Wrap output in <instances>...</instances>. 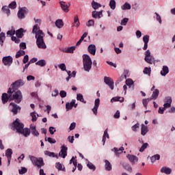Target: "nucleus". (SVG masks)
Returning <instances> with one entry per match:
<instances>
[{
    "label": "nucleus",
    "mask_w": 175,
    "mask_h": 175,
    "mask_svg": "<svg viewBox=\"0 0 175 175\" xmlns=\"http://www.w3.org/2000/svg\"><path fill=\"white\" fill-rule=\"evenodd\" d=\"M32 33H35V38L36 39V44L38 49H47L46 43H44V33L40 29L38 25L33 27Z\"/></svg>",
    "instance_id": "f257e3e1"
},
{
    "label": "nucleus",
    "mask_w": 175,
    "mask_h": 175,
    "mask_svg": "<svg viewBox=\"0 0 175 175\" xmlns=\"http://www.w3.org/2000/svg\"><path fill=\"white\" fill-rule=\"evenodd\" d=\"M13 131H16L18 133L25 135V137H28L31 135V130L29 129H24V124L20 122L19 119H16L13 122Z\"/></svg>",
    "instance_id": "f03ea898"
},
{
    "label": "nucleus",
    "mask_w": 175,
    "mask_h": 175,
    "mask_svg": "<svg viewBox=\"0 0 175 175\" xmlns=\"http://www.w3.org/2000/svg\"><path fill=\"white\" fill-rule=\"evenodd\" d=\"M10 100H14L16 103H20L23 100V93L18 90L9 88L8 91Z\"/></svg>",
    "instance_id": "7ed1b4c3"
},
{
    "label": "nucleus",
    "mask_w": 175,
    "mask_h": 175,
    "mask_svg": "<svg viewBox=\"0 0 175 175\" xmlns=\"http://www.w3.org/2000/svg\"><path fill=\"white\" fill-rule=\"evenodd\" d=\"M82 58L85 72H90L92 68V60L91 59V57L88 55H83Z\"/></svg>",
    "instance_id": "20e7f679"
},
{
    "label": "nucleus",
    "mask_w": 175,
    "mask_h": 175,
    "mask_svg": "<svg viewBox=\"0 0 175 175\" xmlns=\"http://www.w3.org/2000/svg\"><path fill=\"white\" fill-rule=\"evenodd\" d=\"M29 158L33 165L34 166H37L38 169H40V167L44 165V161H43V158L42 157L38 158L32 155H29Z\"/></svg>",
    "instance_id": "39448f33"
},
{
    "label": "nucleus",
    "mask_w": 175,
    "mask_h": 175,
    "mask_svg": "<svg viewBox=\"0 0 175 175\" xmlns=\"http://www.w3.org/2000/svg\"><path fill=\"white\" fill-rule=\"evenodd\" d=\"M17 6V3L16 1H12L9 4V6L5 5L3 6L1 8L2 12L5 13L7 16H10V9H16V7ZM10 8V9H9Z\"/></svg>",
    "instance_id": "423d86ee"
},
{
    "label": "nucleus",
    "mask_w": 175,
    "mask_h": 175,
    "mask_svg": "<svg viewBox=\"0 0 175 175\" xmlns=\"http://www.w3.org/2000/svg\"><path fill=\"white\" fill-rule=\"evenodd\" d=\"M24 84H25V83L24 82L23 80L18 79V80L16 81L15 82H14L11 85L10 88H12V90H18V88H20V87H23V85H24Z\"/></svg>",
    "instance_id": "0eeeda50"
},
{
    "label": "nucleus",
    "mask_w": 175,
    "mask_h": 175,
    "mask_svg": "<svg viewBox=\"0 0 175 175\" xmlns=\"http://www.w3.org/2000/svg\"><path fill=\"white\" fill-rule=\"evenodd\" d=\"M104 83L111 88V90H114V81L111 78L109 77H104Z\"/></svg>",
    "instance_id": "6e6552de"
},
{
    "label": "nucleus",
    "mask_w": 175,
    "mask_h": 175,
    "mask_svg": "<svg viewBox=\"0 0 175 175\" xmlns=\"http://www.w3.org/2000/svg\"><path fill=\"white\" fill-rule=\"evenodd\" d=\"M10 109L14 114H17L21 110V108L14 103L10 104Z\"/></svg>",
    "instance_id": "1a4fd4ad"
},
{
    "label": "nucleus",
    "mask_w": 175,
    "mask_h": 175,
    "mask_svg": "<svg viewBox=\"0 0 175 175\" xmlns=\"http://www.w3.org/2000/svg\"><path fill=\"white\" fill-rule=\"evenodd\" d=\"M59 5L62 10L64 12V13H68L69 12V8H70V3L68 4L65 1H59Z\"/></svg>",
    "instance_id": "9d476101"
},
{
    "label": "nucleus",
    "mask_w": 175,
    "mask_h": 175,
    "mask_svg": "<svg viewBox=\"0 0 175 175\" xmlns=\"http://www.w3.org/2000/svg\"><path fill=\"white\" fill-rule=\"evenodd\" d=\"M28 13V9L26 8H21L18 12V17L20 20H23V18H25V14Z\"/></svg>",
    "instance_id": "9b49d317"
},
{
    "label": "nucleus",
    "mask_w": 175,
    "mask_h": 175,
    "mask_svg": "<svg viewBox=\"0 0 175 175\" xmlns=\"http://www.w3.org/2000/svg\"><path fill=\"white\" fill-rule=\"evenodd\" d=\"M3 64L5 66H10L13 64V58L11 56L3 57Z\"/></svg>",
    "instance_id": "f8f14e48"
},
{
    "label": "nucleus",
    "mask_w": 175,
    "mask_h": 175,
    "mask_svg": "<svg viewBox=\"0 0 175 175\" xmlns=\"http://www.w3.org/2000/svg\"><path fill=\"white\" fill-rule=\"evenodd\" d=\"M66 155H68V147L62 146L59 157H61L62 158H66Z\"/></svg>",
    "instance_id": "ddd939ff"
},
{
    "label": "nucleus",
    "mask_w": 175,
    "mask_h": 175,
    "mask_svg": "<svg viewBox=\"0 0 175 175\" xmlns=\"http://www.w3.org/2000/svg\"><path fill=\"white\" fill-rule=\"evenodd\" d=\"M143 42H144L143 50H147V49L148 48V42H150V36H144L143 37Z\"/></svg>",
    "instance_id": "4468645a"
},
{
    "label": "nucleus",
    "mask_w": 175,
    "mask_h": 175,
    "mask_svg": "<svg viewBox=\"0 0 175 175\" xmlns=\"http://www.w3.org/2000/svg\"><path fill=\"white\" fill-rule=\"evenodd\" d=\"M30 130L31 132V135H33V136H35V137H39L40 134H39V131L36 130V126L31 125Z\"/></svg>",
    "instance_id": "2eb2a0df"
},
{
    "label": "nucleus",
    "mask_w": 175,
    "mask_h": 175,
    "mask_svg": "<svg viewBox=\"0 0 175 175\" xmlns=\"http://www.w3.org/2000/svg\"><path fill=\"white\" fill-rule=\"evenodd\" d=\"M103 11L101 10L100 12L93 11L92 16L93 18H101V17H103Z\"/></svg>",
    "instance_id": "dca6fc26"
},
{
    "label": "nucleus",
    "mask_w": 175,
    "mask_h": 175,
    "mask_svg": "<svg viewBox=\"0 0 175 175\" xmlns=\"http://www.w3.org/2000/svg\"><path fill=\"white\" fill-rule=\"evenodd\" d=\"M88 50L89 53L92 54V55H95L96 53V46H95V44H90L88 46Z\"/></svg>",
    "instance_id": "f3484780"
},
{
    "label": "nucleus",
    "mask_w": 175,
    "mask_h": 175,
    "mask_svg": "<svg viewBox=\"0 0 175 175\" xmlns=\"http://www.w3.org/2000/svg\"><path fill=\"white\" fill-rule=\"evenodd\" d=\"M85 160L88 167L90 169V170L95 172L96 170V167L94 165H93L92 163L88 161V159H85Z\"/></svg>",
    "instance_id": "a211bd4d"
},
{
    "label": "nucleus",
    "mask_w": 175,
    "mask_h": 175,
    "mask_svg": "<svg viewBox=\"0 0 175 175\" xmlns=\"http://www.w3.org/2000/svg\"><path fill=\"white\" fill-rule=\"evenodd\" d=\"M112 151H113L116 155V157H120V154H122V152L124 151V147L118 148H114L112 149Z\"/></svg>",
    "instance_id": "6ab92c4d"
},
{
    "label": "nucleus",
    "mask_w": 175,
    "mask_h": 175,
    "mask_svg": "<svg viewBox=\"0 0 175 175\" xmlns=\"http://www.w3.org/2000/svg\"><path fill=\"white\" fill-rule=\"evenodd\" d=\"M168 73H169V67H167V66H163L162 68V70H161L160 75H161V76L165 77Z\"/></svg>",
    "instance_id": "aec40b11"
},
{
    "label": "nucleus",
    "mask_w": 175,
    "mask_h": 175,
    "mask_svg": "<svg viewBox=\"0 0 175 175\" xmlns=\"http://www.w3.org/2000/svg\"><path fill=\"white\" fill-rule=\"evenodd\" d=\"M55 25L57 27V28L61 29V28L64 27V21H62V19H57L55 21Z\"/></svg>",
    "instance_id": "412c9836"
},
{
    "label": "nucleus",
    "mask_w": 175,
    "mask_h": 175,
    "mask_svg": "<svg viewBox=\"0 0 175 175\" xmlns=\"http://www.w3.org/2000/svg\"><path fill=\"white\" fill-rule=\"evenodd\" d=\"M124 100V97H121V96H116L111 99V103H113V102H120L121 103H122Z\"/></svg>",
    "instance_id": "4be33fe9"
},
{
    "label": "nucleus",
    "mask_w": 175,
    "mask_h": 175,
    "mask_svg": "<svg viewBox=\"0 0 175 175\" xmlns=\"http://www.w3.org/2000/svg\"><path fill=\"white\" fill-rule=\"evenodd\" d=\"M148 132V127L144 124H142L141 135H142V136H146Z\"/></svg>",
    "instance_id": "5701e85b"
},
{
    "label": "nucleus",
    "mask_w": 175,
    "mask_h": 175,
    "mask_svg": "<svg viewBox=\"0 0 175 175\" xmlns=\"http://www.w3.org/2000/svg\"><path fill=\"white\" fill-rule=\"evenodd\" d=\"M127 158L131 163H136L137 162V158L135 155L129 154L127 155Z\"/></svg>",
    "instance_id": "b1692460"
},
{
    "label": "nucleus",
    "mask_w": 175,
    "mask_h": 175,
    "mask_svg": "<svg viewBox=\"0 0 175 175\" xmlns=\"http://www.w3.org/2000/svg\"><path fill=\"white\" fill-rule=\"evenodd\" d=\"M44 155H46V157H50L51 158H57V155L55 154V153L53 152H50L49 150H45L44 152Z\"/></svg>",
    "instance_id": "393cba45"
},
{
    "label": "nucleus",
    "mask_w": 175,
    "mask_h": 175,
    "mask_svg": "<svg viewBox=\"0 0 175 175\" xmlns=\"http://www.w3.org/2000/svg\"><path fill=\"white\" fill-rule=\"evenodd\" d=\"M161 173H164L165 174H170L172 173V170L167 167H163L161 169Z\"/></svg>",
    "instance_id": "a878e982"
},
{
    "label": "nucleus",
    "mask_w": 175,
    "mask_h": 175,
    "mask_svg": "<svg viewBox=\"0 0 175 175\" xmlns=\"http://www.w3.org/2000/svg\"><path fill=\"white\" fill-rule=\"evenodd\" d=\"M159 96V90L156 89L154 91H153L152 94L150 97L151 100L152 99L155 100V99H157V98H158Z\"/></svg>",
    "instance_id": "bb28decb"
},
{
    "label": "nucleus",
    "mask_w": 175,
    "mask_h": 175,
    "mask_svg": "<svg viewBox=\"0 0 175 175\" xmlns=\"http://www.w3.org/2000/svg\"><path fill=\"white\" fill-rule=\"evenodd\" d=\"M10 99V97H9V94L3 93L1 96V100L3 103H6L8 100Z\"/></svg>",
    "instance_id": "cd10ccee"
},
{
    "label": "nucleus",
    "mask_w": 175,
    "mask_h": 175,
    "mask_svg": "<svg viewBox=\"0 0 175 175\" xmlns=\"http://www.w3.org/2000/svg\"><path fill=\"white\" fill-rule=\"evenodd\" d=\"M73 25L74 27H76V28H79V27H80V21L79 20V16L77 15L74 17Z\"/></svg>",
    "instance_id": "c85d7f7f"
},
{
    "label": "nucleus",
    "mask_w": 175,
    "mask_h": 175,
    "mask_svg": "<svg viewBox=\"0 0 175 175\" xmlns=\"http://www.w3.org/2000/svg\"><path fill=\"white\" fill-rule=\"evenodd\" d=\"M109 129H106L105 131H104V134H103V146H105V143H106V137L107 139H109Z\"/></svg>",
    "instance_id": "c756f323"
},
{
    "label": "nucleus",
    "mask_w": 175,
    "mask_h": 175,
    "mask_svg": "<svg viewBox=\"0 0 175 175\" xmlns=\"http://www.w3.org/2000/svg\"><path fill=\"white\" fill-rule=\"evenodd\" d=\"M105 170H107V172H110V170H111L112 169L111 163H110V161L107 160L105 161Z\"/></svg>",
    "instance_id": "7c9ffc66"
},
{
    "label": "nucleus",
    "mask_w": 175,
    "mask_h": 175,
    "mask_svg": "<svg viewBox=\"0 0 175 175\" xmlns=\"http://www.w3.org/2000/svg\"><path fill=\"white\" fill-rule=\"evenodd\" d=\"M24 32H25V31H24V29H23V28L18 29L16 31V35L17 38H23V36H24Z\"/></svg>",
    "instance_id": "2f4dec72"
},
{
    "label": "nucleus",
    "mask_w": 175,
    "mask_h": 175,
    "mask_svg": "<svg viewBox=\"0 0 175 175\" xmlns=\"http://www.w3.org/2000/svg\"><path fill=\"white\" fill-rule=\"evenodd\" d=\"M144 59L146 62L150 64H154V62L155 61V58H154V56H149L148 57H145Z\"/></svg>",
    "instance_id": "473e14b6"
},
{
    "label": "nucleus",
    "mask_w": 175,
    "mask_h": 175,
    "mask_svg": "<svg viewBox=\"0 0 175 175\" xmlns=\"http://www.w3.org/2000/svg\"><path fill=\"white\" fill-rule=\"evenodd\" d=\"M5 39H6V36L5 33L1 32L0 33V44L1 46H3V42H5Z\"/></svg>",
    "instance_id": "72a5a7b5"
},
{
    "label": "nucleus",
    "mask_w": 175,
    "mask_h": 175,
    "mask_svg": "<svg viewBox=\"0 0 175 175\" xmlns=\"http://www.w3.org/2000/svg\"><path fill=\"white\" fill-rule=\"evenodd\" d=\"M117 3H116V0H110L109 6L111 9V10H114L116 9Z\"/></svg>",
    "instance_id": "f704fd0d"
},
{
    "label": "nucleus",
    "mask_w": 175,
    "mask_h": 175,
    "mask_svg": "<svg viewBox=\"0 0 175 175\" xmlns=\"http://www.w3.org/2000/svg\"><path fill=\"white\" fill-rule=\"evenodd\" d=\"M159 159H161V156L159 154H154V156H152L150 158L151 160V163H154V162H155V161H159Z\"/></svg>",
    "instance_id": "c9c22d12"
},
{
    "label": "nucleus",
    "mask_w": 175,
    "mask_h": 175,
    "mask_svg": "<svg viewBox=\"0 0 175 175\" xmlns=\"http://www.w3.org/2000/svg\"><path fill=\"white\" fill-rule=\"evenodd\" d=\"M131 6L129 3H125L123 5L121 6L122 10H130Z\"/></svg>",
    "instance_id": "e433bc0d"
},
{
    "label": "nucleus",
    "mask_w": 175,
    "mask_h": 175,
    "mask_svg": "<svg viewBox=\"0 0 175 175\" xmlns=\"http://www.w3.org/2000/svg\"><path fill=\"white\" fill-rule=\"evenodd\" d=\"M77 100H79L80 102H82V103H87V101L84 100V97L81 94H77Z\"/></svg>",
    "instance_id": "4c0bfd02"
},
{
    "label": "nucleus",
    "mask_w": 175,
    "mask_h": 175,
    "mask_svg": "<svg viewBox=\"0 0 175 175\" xmlns=\"http://www.w3.org/2000/svg\"><path fill=\"white\" fill-rule=\"evenodd\" d=\"M31 117L32 118L31 121L33 122H35V121H36L38 117H39V114H38V113H36V112H31Z\"/></svg>",
    "instance_id": "58836bf2"
},
{
    "label": "nucleus",
    "mask_w": 175,
    "mask_h": 175,
    "mask_svg": "<svg viewBox=\"0 0 175 175\" xmlns=\"http://www.w3.org/2000/svg\"><path fill=\"white\" fill-rule=\"evenodd\" d=\"M76 50V46H71L68 48L67 49L63 50V53H72Z\"/></svg>",
    "instance_id": "ea45409f"
},
{
    "label": "nucleus",
    "mask_w": 175,
    "mask_h": 175,
    "mask_svg": "<svg viewBox=\"0 0 175 175\" xmlns=\"http://www.w3.org/2000/svg\"><path fill=\"white\" fill-rule=\"evenodd\" d=\"M23 55H25V51L19 50L16 54V58H20V57H23Z\"/></svg>",
    "instance_id": "a19ab883"
},
{
    "label": "nucleus",
    "mask_w": 175,
    "mask_h": 175,
    "mask_svg": "<svg viewBox=\"0 0 175 175\" xmlns=\"http://www.w3.org/2000/svg\"><path fill=\"white\" fill-rule=\"evenodd\" d=\"M13 154V150L10 148H8L5 151V157L7 158H12V155Z\"/></svg>",
    "instance_id": "79ce46f5"
},
{
    "label": "nucleus",
    "mask_w": 175,
    "mask_h": 175,
    "mask_svg": "<svg viewBox=\"0 0 175 175\" xmlns=\"http://www.w3.org/2000/svg\"><path fill=\"white\" fill-rule=\"evenodd\" d=\"M55 167L56 169H58L59 170H62V172L66 171L65 167L62 168V164H61V163H56Z\"/></svg>",
    "instance_id": "37998d69"
},
{
    "label": "nucleus",
    "mask_w": 175,
    "mask_h": 175,
    "mask_svg": "<svg viewBox=\"0 0 175 175\" xmlns=\"http://www.w3.org/2000/svg\"><path fill=\"white\" fill-rule=\"evenodd\" d=\"M36 65H38V66H46V60L44 59H41V60H39L38 62H37L36 63Z\"/></svg>",
    "instance_id": "c03bdc74"
},
{
    "label": "nucleus",
    "mask_w": 175,
    "mask_h": 175,
    "mask_svg": "<svg viewBox=\"0 0 175 175\" xmlns=\"http://www.w3.org/2000/svg\"><path fill=\"white\" fill-rule=\"evenodd\" d=\"M92 6L93 9L96 10V9H99V8H100L102 5L93 1L92 3Z\"/></svg>",
    "instance_id": "a18cd8bd"
},
{
    "label": "nucleus",
    "mask_w": 175,
    "mask_h": 175,
    "mask_svg": "<svg viewBox=\"0 0 175 175\" xmlns=\"http://www.w3.org/2000/svg\"><path fill=\"white\" fill-rule=\"evenodd\" d=\"M45 140L49 142L51 144H55V143H57L55 139L51 137H45Z\"/></svg>",
    "instance_id": "49530a36"
},
{
    "label": "nucleus",
    "mask_w": 175,
    "mask_h": 175,
    "mask_svg": "<svg viewBox=\"0 0 175 175\" xmlns=\"http://www.w3.org/2000/svg\"><path fill=\"white\" fill-rule=\"evenodd\" d=\"M133 84H134L133 80L131 79H128L126 80V85H128L129 88H131V87H132Z\"/></svg>",
    "instance_id": "de8ad7c7"
},
{
    "label": "nucleus",
    "mask_w": 175,
    "mask_h": 175,
    "mask_svg": "<svg viewBox=\"0 0 175 175\" xmlns=\"http://www.w3.org/2000/svg\"><path fill=\"white\" fill-rule=\"evenodd\" d=\"M95 24V21L92 20V19H90L89 20L87 23H86V25L88 27H94Z\"/></svg>",
    "instance_id": "09e8293b"
},
{
    "label": "nucleus",
    "mask_w": 175,
    "mask_h": 175,
    "mask_svg": "<svg viewBox=\"0 0 175 175\" xmlns=\"http://www.w3.org/2000/svg\"><path fill=\"white\" fill-rule=\"evenodd\" d=\"M148 147V143H145L144 144L142 147L139 148V152H143L144 151V150H146V148H147Z\"/></svg>",
    "instance_id": "8fccbe9b"
},
{
    "label": "nucleus",
    "mask_w": 175,
    "mask_h": 175,
    "mask_svg": "<svg viewBox=\"0 0 175 175\" xmlns=\"http://www.w3.org/2000/svg\"><path fill=\"white\" fill-rule=\"evenodd\" d=\"M150 100H151V98L143 99L142 103H143V105L144 106V107L147 108V105H148V102H150Z\"/></svg>",
    "instance_id": "3c124183"
},
{
    "label": "nucleus",
    "mask_w": 175,
    "mask_h": 175,
    "mask_svg": "<svg viewBox=\"0 0 175 175\" xmlns=\"http://www.w3.org/2000/svg\"><path fill=\"white\" fill-rule=\"evenodd\" d=\"M154 14H156L157 21H158L159 24H162V18L161 17V16L157 12H155Z\"/></svg>",
    "instance_id": "603ef678"
},
{
    "label": "nucleus",
    "mask_w": 175,
    "mask_h": 175,
    "mask_svg": "<svg viewBox=\"0 0 175 175\" xmlns=\"http://www.w3.org/2000/svg\"><path fill=\"white\" fill-rule=\"evenodd\" d=\"M144 75H151V68L146 67L144 69Z\"/></svg>",
    "instance_id": "864d4df0"
},
{
    "label": "nucleus",
    "mask_w": 175,
    "mask_h": 175,
    "mask_svg": "<svg viewBox=\"0 0 175 175\" xmlns=\"http://www.w3.org/2000/svg\"><path fill=\"white\" fill-rule=\"evenodd\" d=\"M58 66L59 68L61 69V70H62L63 72L66 70V65H65V64H60Z\"/></svg>",
    "instance_id": "5fc2aeb1"
},
{
    "label": "nucleus",
    "mask_w": 175,
    "mask_h": 175,
    "mask_svg": "<svg viewBox=\"0 0 175 175\" xmlns=\"http://www.w3.org/2000/svg\"><path fill=\"white\" fill-rule=\"evenodd\" d=\"M27 168L22 167L21 170H19V174H25L27 173Z\"/></svg>",
    "instance_id": "6e6d98bb"
},
{
    "label": "nucleus",
    "mask_w": 175,
    "mask_h": 175,
    "mask_svg": "<svg viewBox=\"0 0 175 175\" xmlns=\"http://www.w3.org/2000/svg\"><path fill=\"white\" fill-rule=\"evenodd\" d=\"M164 102L165 103H169L170 105H172V97H165Z\"/></svg>",
    "instance_id": "4d7b16f0"
},
{
    "label": "nucleus",
    "mask_w": 175,
    "mask_h": 175,
    "mask_svg": "<svg viewBox=\"0 0 175 175\" xmlns=\"http://www.w3.org/2000/svg\"><path fill=\"white\" fill-rule=\"evenodd\" d=\"M128 21H129V18H124L122 21H121V25H126L128 24Z\"/></svg>",
    "instance_id": "13d9d810"
},
{
    "label": "nucleus",
    "mask_w": 175,
    "mask_h": 175,
    "mask_svg": "<svg viewBox=\"0 0 175 175\" xmlns=\"http://www.w3.org/2000/svg\"><path fill=\"white\" fill-rule=\"evenodd\" d=\"M19 47L21 50H25V49H27V44H25V42H21Z\"/></svg>",
    "instance_id": "bf43d9fd"
},
{
    "label": "nucleus",
    "mask_w": 175,
    "mask_h": 175,
    "mask_svg": "<svg viewBox=\"0 0 175 175\" xmlns=\"http://www.w3.org/2000/svg\"><path fill=\"white\" fill-rule=\"evenodd\" d=\"M14 33H16V30H14V29H12L7 32V35H10V36H13Z\"/></svg>",
    "instance_id": "052dcab7"
},
{
    "label": "nucleus",
    "mask_w": 175,
    "mask_h": 175,
    "mask_svg": "<svg viewBox=\"0 0 175 175\" xmlns=\"http://www.w3.org/2000/svg\"><path fill=\"white\" fill-rule=\"evenodd\" d=\"M72 108L73 107L72 106V104H70V103H67L66 104V109L67 111L68 110H72Z\"/></svg>",
    "instance_id": "680f3d73"
},
{
    "label": "nucleus",
    "mask_w": 175,
    "mask_h": 175,
    "mask_svg": "<svg viewBox=\"0 0 175 175\" xmlns=\"http://www.w3.org/2000/svg\"><path fill=\"white\" fill-rule=\"evenodd\" d=\"M99 105H100V99L96 98L94 101V107H99Z\"/></svg>",
    "instance_id": "e2e57ef3"
},
{
    "label": "nucleus",
    "mask_w": 175,
    "mask_h": 175,
    "mask_svg": "<svg viewBox=\"0 0 175 175\" xmlns=\"http://www.w3.org/2000/svg\"><path fill=\"white\" fill-rule=\"evenodd\" d=\"M139 126L140 124H139V123H137L136 124L133 125L131 127L132 131H133V132H136V131H137V128H139Z\"/></svg>",
    "instance_id": "0e129e2a"
},
{
    "label": "nucleus",
    "mask_w": 175,
    "mask_h": 175,
    "mask_svg": "<svg viewBox=\"0 0 175 175\" xmlns=\"http://www.w3.org/2000/svg\"><path fill=\"white\" fill-rule=\"evenodd\" d=\"M59 95L61 98H66V92H65V90H62L59 92Z\"/></svg>",
    "instance_id": "69168bd1"
},
{
    "label": "nucleus",
    "mask_w": 175,
    "mask_h": 175,
    "mask_svg": "<svg viewBox=\"0 0 175 175\" xmlns=\"http://www.w3.org/2000/svg\"><path fill=\"white\" fill-rule=\"evenodd\" d=\"M49 132H50L51 135H54V133L57 132V130L54 127L51 126V127H49Z\"/></svg>",
    "instance_id": "338daca9"
},
{
    "label": "nucleus",
    "mask_w": 175,
    "mask_h": 175,
    "mask_svg": "<svg viewBox=\"0 0 175 175\" xmlns=\"http://www.w3.org/2000/svg\"><path fill=\"white\" fill-rule=\"evenodd\" d=\"M76 128V122L71 123L70 126V131H73Z\"/></svg>",
    "instance_id": "774afa93"
}]
</instances>
